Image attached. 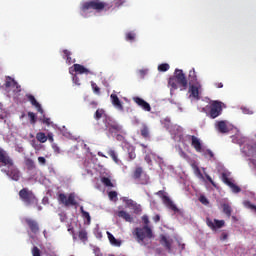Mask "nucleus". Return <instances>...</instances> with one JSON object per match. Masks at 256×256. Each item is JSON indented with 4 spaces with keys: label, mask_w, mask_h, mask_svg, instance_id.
I'll use <instances>...</instances> for the list:
<instances>
[{
    "label": "nucleus",
    "mask_w": 256,
    "mask_h": 256,
    "mask_svg": "<svg viewBox=\"0 0 256 256\" xmlns=\"http://www.w3.org/2000/svg\"><path fill=\"white\" fill-rule=\"evenodd\" d=\"M19 199L25 205V207H37L38 211H41V206H39V199L35 196V193L29 188H22L19 193Z\"/></svg>",
    "instance_id": "1"
},
{
    "label": "nucleus",
    "mask_w": 256,
    "mask_h": 256,
    "mask_svg": "<svg viewBox=\"0 0 256 256\" xmlns=\"http://www.w3.org/2000/svg\"><path fill=\"white\" fill-rule=\"evenodd\" d=\"M113 5L111 3L103 2L101 0H90L82 3L80 10L83 13L89 11V9H93V11H97V13H101V11H109Z\"/></svg>",
    "instance_id": "2"
},
{
    "label": "nucleus",
    "mask_w": 256,
    "mask_h": 256,
    "mask_svg": "<svg viewBox=\"0 0 256 256\" xmlns=\"http://www.w3.org/2000/svg\"><path fill=\"white\" fill-rule=\"evenodd\" d=\"M168 85L172 87V89H179L178 85H180V87H182L181 91H185L187 90L189 82L183 70L176 69L174 76L169 78Z\"/></svg>",
    "instance_id": "3"
},
{
    "label": "nucleus",
    "mask_w": 256,
    "mask_h": 256,
    "mask_svg": "<svg viewBox=\"0 0 256 256\" xmlns=\"http://www.w3.org/2000/svg\"><path fill=\"white\" fill-rule=\"evenodd\" d=\"M203 111H208V117L210 119H217L223 113V102L214 100L210 105L203 108Z\"/></svg>",
    "instance_id": "4"
},
{
    "label": "nucleus",
    "mask_w": 256,
    "mask_h": 256,
    "mask_svg": "<svg viewBox=\"0 0 256 256\" xmlns=\"http://www.w3.org/2000/svg\"><path fill=\"white\" fill-rule=\"evenodd\" d=\"M132 179L137 181L140 185H148L150 178L147 175V172L143 170V167L137 166L134 171L132 172Z\"/></svg>",
    "instance_id": "5"
},
{
    "label": "nucleus",
    "mask_w": 256,
    "mask_h": 256,
    "mask_svg": "<svg viewBox=\"0 0 256 256\" xmlns=\"http://www.w3.org/2000/svg\"><path fill=\"white\" fill-rule=\"evenodd\" d=\"M133 235L137 237L138 243H143V241H145V238L153 239V230H151V227L149 226L135 228L133 231Z\"/></svg>",
    "instance_id": "6"
},
{
    "label": "nucleus",
    "mask_w": 256,
    "mask_h": 256,
    "mask_svg": "<svg viewBox=\"0 0 256 256\" xmlns=\"http://www.w3.org/2000/svg\"><path fill=\"white\" fill-rule=\"evenodd\" d=\"M104 125L106 127V131L110 133V135H118V133H123V126L119 124L117 121L110 118H106Z\"/></svg>",
    "instance_id": "7"
},
{
    "label": "nucleus",
    "mask_w": 256,
    "mask_h": 256,
    "mask_svg": "<svg viewBox=\"0 0 256 256\" xmlns=\"http://www.w3.org/2000/svg\"><path fill=\"white\" fill-rule=\"evenodd\" d=\"M58 201L59 203H62V205H64L65 207H75L77 205V200H75V193H70L68 195V198L67 195L60 193L58 195Z\"/></svg>",
    "instance_id": "8"
},
{
    "label": "nucleus",
    "mask_w": 256,
    "mask_h": 256,
    "mask_svg": "<svg viewBox=\"0 0 256 256\" xmlns=\"http://www.w3.org/2000/svg\"><path fill=\"white\" fill-rule=\"evenodd\" d=\"M156 195H158V197H161L164 205H166L168 209H171V211H174V213H179V208H177V205H175V203L171 201V198H169V196L165 195V191L160 190L156 192Z\"/></svg>",
    "instance_id": "9"
},
{
    "label": "nucleus",
    "mask_w": 256,
    "mask_h": 256,
    "mask_svg": "<svg viewBox=\"0 0 256 256\" xmlns=\"http://www.w3.org/2000/svg\"><path fill=\"white\" fill-rule=\"evenodd\" d=\"M0 163L3 167H8V169H11V167L15 165L13 158H11L9 153H7L2 147H0Z\"/></svg>",
    "instance_id": "10"
},
{
    "label": "nucleus",
    "mask_w": 256,
    "mask_h": 256,
    "mask_svg": "<svg viewBox=\"0 0 256 256\" xmlns=\"http://www.w3.org/2000/svg\"><path fill=\"white\" fill-rule=\"evenodd\" d=\"M206 225L211 231H217V229H223L225 227V220L206 218Z\"/></svg>",
    "instance_id": "11"
},
{
    "label": "nucleus",
    "mask_w": 256,
    "mask_h": 256,
    "mask_svg": "<svg viewBox=\"0 0 256 256\" xmlns=\"http://www.w3.org/2000/svg\"><path fill=\"white\" fill-rule=\"evenodd\" d=\"M201 87H202L201 82L190 84V88H189L190 97H193L194 99H197V101H199L201 99V97L199 96Z\"/></svg>",
    "instance_id": "12"
},
{
    "label": "nucleus",
    "mask_w": 256,
    "mask_h": 256,
    "mask_svg": "<svg viewBox=\"0 0 256 256\" xmlns=\"http://www.w3.org/2000/svg\"><path fill=\"white\" fill-rule=\"evenodd\" d=\"M187 138L191 141V146L195 149V151H197V153H201V151H203L201 139L197 138L195 135H188Z\"/></svg>",
    "instance_id": "13"
},
{
    "label": "nucleus",
    "mask_w": 256,
    "mask_h": 256,
    "mask_svg": "<svg viewBox=\"0 0 256 256\" xmlns=\"http://www.w3.org/2000/svg\"><path fill=\"white\" fill-rule=\"evenodd\" d=\"M73 71H75V73H78L79 75H95V73L87 68H85V66L81 65V64H74L72 66Z\"/></svg>",
    "instance_id": "14"
},
{
    "label": "nucleus",
    "mask_w": 256,
    "mask_h": 256,
    "mask_svg": "<svg viewBox=\"0 0 256 256\" xmlns=\"http://www.w3.org/2000/svg\"><path fill=\"white\" fill-rule=\"evenodd\" d=\"M25 223L28 225L30 231L34 233V235H37V233H39V223L36 220L26 218Z\"/></svg>",
    "instance_id": "15"
},
{
    "label": "nucleus",
    "mask_w": 256,
    "mask_h": 256,
    "mask_svg": "<svg viewBox=\"0 0 256 256\" xmlns=\"http://www.w3.org/2000/svg\"><path fill=\"white\" fill-rule=\"evenodd\" d=\"M26 97L31 105H33V107L37 109L38 113H41V115H43V108L41 107V104L37 101V99H35V96H33L32 94H26Z\"/></svg>",
    "instance_id": "16"
},
{
    "label": "nucleus",
    "mask_w": 256,
    "mask_h": 256,
    "mask_svg": "<svg viewBox=\"0 0 256 256\" xmlns=\"http://www.w3.org/2000/svg\"><path fill=\"white\" fill-rule=\"evenodd\" d=\"M2 172L6 173L8 177H11L13 181H19L21 177L19 170H17V168H12L10 170H2Z\"/></svg>",
    "instance_id": "17"
},
{
    "label": "nucleus",
    "mask_w": 256,
    "mask_h": 256,
    "mask_svg": "<svg viewBox=\"0 0 256 256\" xmlns=\"http://www.w3.org/2000/svg\"><path fill=\"white\" fill-rule=\"evenodd\" d=\"M110 98L112 101V105H114V107L118 109V111H123V103H121L119 96H117V94H111Z\"/></svg>",
    "instance_id": "18"
},
{
    "label": "nucleus",
    "mask_w": 256,
    "mask_h": 256,
    "mask_svg": "<svg viewBox=\"0 0 256 256\" xmlns=\"http://www.w3.org/2000/svg\"><path fill=\"white\" fill-rule=\"evenodd\" d=\"M107 118H110V117L107 116L103 108H98L94 113L95 121H99L100 119H103V122L105 123V121H107Z\"/></svg>",
    "instance_id": "19"
},
{
    "label": "nucleus",
    "mask_w": 256,
    "mask_h": 256,
    "mask_svg": "<svg viewBox=\"0 0 256 256\" xmlns=\"http://www.w3.org/2000/svg\"><path fill=\"white\" fill-rule=\"evenodd\" d=\"M117 216L124 219L127 223H133V217L125 210L118 211Z\"/></svg>",
    "instance_id": "20"
},
{
    "label": "nucleus",
    "mask_w": 256,
    "mask_h": 256,
    "mask_svg": "<svg viewBox=\"0 0 256 256\" xmlns=\"http://www.w3.org/2000/svg\"><path fill=\"white\" fill-rule=\"evenodd\" d=\"M216 127L219 133H229V127H227V122L225 120L218 121Z\"/></svg>",
    "instance_id": "21"
},
{
    "label": "nucleus",
    "mask_w": 256,
    "mask_h": 256,
    "mask_svg": "<svg viewBox=\"0 0 256 256\" xmlns=\"http://www.w3.org/2000/svg\"><path fill=\"white\" fill-rule=\"evenodd\" d=\"M221 208L223 213H225L226 217H231V214L233 213V208L229 203H222Z\"/></svg>",
    "instance_id": "22"
},
{
    "label": "nucleus",
    "mask_w": 256,
    "mask_h": 256,
    "mask_svg": "<svg viewBox=\"0 0 256 256\" xmlns=\"http://www.w3.org/2000/svg\"><path fill=\"white\" fill-rule=\"evenodd\" d=\"M188 81H189V85H194L195 83H199L197 81V73L195 72V68H192V70L189 71Z\"/></svg>",
    "instance_id": "23"
},
{
    "label": "nucleus",
    "mask_w": 256,
    "mask_h": 256,
    "mask_svg": "<svg viewBox=\"0 0 256 256\" xmlns=\"http://www.w3.org/2000/svg\"><path fill=\"white\" fill-rule=\"evenodd\" d=\"M140 134L144 139H149L151 137V134L149 132V126H147V124H142Z\"/></svg>",
    "instance_id": "24"
},
{
    "label": "nucleus",
    "mask_w": 256,
    "mask_h": 256,
    "mask_svg": "<svg viewBox=\"0 0 256 256\" xmlns=\"http://www.w3.org/2000/svg\"><path fill=\"white\" fill-rule=\"evenodd\" d=\"M108 239L110 241V244L113 245V247H121V240H117L111 232H107Z\"/></svg>",
    "instance_id": "25"
},
{
    "label": "nucleus",
    "mask_w": 256,
    "mask_h": 256,
    "mask_svg": "<svg viewBox=\"0 0 256 256\" xmlns=\"http://www.w3.org/2000/svg\"><path fill=\"white\" fill-rule=\"evenodd\" d=\"M161 245L171 253V240H168L166 236H162L160 240Z\"/></svg>",
    "instance_id": "26"
},
{
    "label": "nucleus",
    "mask_w": 256,
    "mask_h": 256,
    "mask_svg": "<svg viewBox=\"0 0 256 256\" xmlns=\"http://www.w3.org/2000/svg\"><path fill=\"white\" fill-rule=\"evenodd\" d=\"M78 237L82 243H87V241H89V236L87 234V230L85 229H82L78 232Z\"/></svg>",
    "instance_id": "27"
},
{
    "label": "nucleus",
    "mask_w": 256,
    "mask_h": 256,
    "mask_svg": "<svg viewBox=\"0 0 256 256\" xmlns=\"http://www.w3.org/2000/svg\"><path fill=\"white\" fill-rule=\"evenodd\" d=\"M63 54V59H66V63H68V65L75 63V61H73V58H71V52L69 50H63Z\"/></svg>",
    "instance_id": "28"
},
{
    "label": "nucleus",
    "mask_w": 256,
    "mask_h": 256,
    "mask_svg": "<svg viewBox=\"0 0 256 256\" xmlns=\"http://www.w3.org/2000/svg\"><path fill=\"white\" fill-rule=\"evenodd\" d=\"M36 139L39 143H47V135H45V132H38L36 134Z\"/></svg>",
    "instance_id": "29"
},
{
    "label": "nucleus",
    "mask_w": 256,
    "mask_h": 256,
    "mask_svg": "<svg viewBox=\"0 0 256 256\" xmlns=\"http://www.w3.org/2000/svg\"><path fill=\"white\" fill-rule=\"evenodd\" d=\"M14 85H17V81H15V79H13L10 76H8L7 80L5 82V87L7 89H9V87H14Z\"/></svg>",
    "instance_id": "30"
},
{
    "label": "nucleus",
    "mask_w": 256,
    "mask_h": 256,
    "mask_svg": "<svg viewBox=\"0 0 256 256\" xmlns=\"http://www.w3.org/2000/svg\"><path fill=\"white\" fill-rule=\"evenodd\" d=\"M108 155H109V157H111V159L114 161V163L119 164V158L117 157V153L115 152V150H109Z\"/></svg>",
    "instance_id": "31"
},
{
    "label": "nucleus",
    "mask_w": 256,
    "mask_h": 256,
    "mask_svg": "<svg viewBox=\"0 0 256 256\" xmlns=\"http://www.w3.org/2000/svg\"><path fill=\"white\" fill-rule=\"evenodd\" d=\"M101 183H103L105 187H113V182H111V179L109 177H102Z\"/></svg>",
    "instance_id": "32"
},
{
    "label": "nucleus",
    "mask_w": 256,
    "mask_h": 256,
    "mask_svg": "<svg viewBox=\"0 0 256 256\" xmlns=\"http://www.w3.org/2000/svg\"><path fill=\"white\" fill-rule=\"evenodd\" d=\"M28 117L30 119V125H35L37 123V115L33 112H28Z\"/></svg>",
    "instance_id": "33"
},
{
    "label": "nucleus",
    "mask_w": 256,
    "mask_h": 256,
    "mask_svg": "<svg viewBox=\"0 0 256 256\" xmlns=\"http://www.w3.org/2000/svg\"><path fill=\"white\" fill-rule=\"evenodd\" d=\"M221 179H222L223 183H225V185H228V187L232 183L231 179H229V176L225 172L222 173Z\"/></svg>",
    "instance_id": "34"
},
{
    "label": "nucleus",
    "mask_w": 256,
    "mask_h": 256,
    "mask_svg": "<svg viewBox=\"0 0 256 256\" xmlns=\"http://www.w3.org/2000/svg\"><path fill=\"white\" fill-rule=\"evenodd\" d=\"M80 211H81V213H82V217H83L84 219H86V220L88 221V223H91V215L89 214V212L84 211V210H83V207L80 208Z\"/></svg>",
    "instance_id": "35"
},
{
    "label": "nucleus",
    "mask_w": 256,
    "mask_h": 256,
    "mask_svg": "<svg viewBox=\"0 0 256 256\" xmlns=\"http://www.w3.org/2000/svg\"><path fill=\"white\" fill-rule=\"evenodd\" d=\"M108 197H109L110 201L117 202V201H118V198H117V191H110V192L108 193Z\"/></svg>",
    "instance_id": "36"
},
{
    "label": "nucleus",
    "mask_w": 256,
    "mask_h": 256,
    "mask_svg": "<svg viewBox=\"0 0 256 256\" xmlns=\"http://www.w3.org/2000/svg\"><path fill=\"white\" fill-rule=\"evenodd\" d=\"M228 187H230L233 193H241V188L233 182Z\"/></svg>",
    "instance_id": "37"
},
{
    "label": "nucleus",
    "mask_w": 256,
    "mask_h": 256,
    "mask_svg": "<svg viewBox=\"0 0 256 256\" xmlns=\"http://www.w3.org/2000/svg\"><path fill=\"white\" fill-rule=\"evenodd\" d=\"M158 71L165 73V71H169V64L163 63L158 66Z\"/></svg>",
    "instance_id": "38"
},
{
    "label": "nucleus",
    "mask_w": 256,
    "mask_h": 256,
    "mask_svg": "<svg viewBox=\"0 0 256 256\" xmlns=\"http://www.w3.org/2000/svg\"><path fill=\"white\" fill-rule=\"evenodd\" d=\"M91 87L96 95H101V88L95 82H91Z\"/></svg>",
    "instance_id": "39"
},
{
    "label": "nucleus",
    "mask_w": 256,
    "mask_h": 256,
    "mask_svg": "<svg viewBox=\"0 0 256 256\" xmlns=\"http://www.w3.org/2000/svg\"><path fill=\"white\" fill-rule=\"evenodd\" d=\"M244 207H247V209H251V211H254V213H256V206L251 204L250 201H245Z\"/></svg>",
    "instance_id": "40"
},
{
    "label": "nucleus",
    "mask_w": 256,
    "mask_h": 256,
    "mask_svg": "<svg viewBox=\"0 0 256 256\" xmlns=\"http://www.w3.org/2000/svg\"><path fill=\"white\" fill-rule=\"evenodd\" d=\"M127 205H128V207L133 208L134 211H137V209H139V206H138L137 203H135V201H133V200H128V201H127Z\"/></svg>",
    "instance_id": "41"
},
{
    "label": "nucleus",
    "mask_w": 256,
    "mask_h": 256,
    "mask_svg": "<svg viewBox=\"0 0 256 256\" xmlns=\"http://www.w3.org/2000/svg\"><path fill=\"white\" fill-rule=\"evenodd\" d=\"M32 256H41V250L39 247L34 246L31 250Z\"/></svg>",
    "instance_id": "42"
},
{
    "label": "nucleus",
    "mask_w": 256,
    "mask_h": 256,
    "mask_svg": "<svg viewBox=\"0 0 256 256\" xmlns=\"http://www.w3.org/2000/svg\"><path fill=\"white\" fill-rule=\"evenodd\" d=\"M128 157L130 161H133L137 157V154L135 153V148H131V150L128 152Z\"/></svg>",
    "instance_id": "43"
},
{
    "label": "nucleus",
    "mask_w": 256,
    "mask_h": 256,
    "mask_svg": "<svg viewBox=\"0 0 256 256\" xmlns=\"http://www.w3.org/2000/svg\"><path fill=\"white\" fill-rule=\"evenodd\" d=\"M126 41H135V33L133 32L126 33Z\"/></svg>",
    "instance_id": "44"
},
{
    "label": "nucleus",
    "mask_w": 256,
    "mask_h": 256,
    "mask_svg": "<svg viewBox=\"0 0 256 256\" xmlns=\"http://www.w3.org/2000/svg\"><path fill=\"white\" fill-rule=\"evenodd\" d=\"M133 101L136 103V105H139V107H141L145 103V100L139 97H134Z\"/></svg>",
    "instance_id": "45"
},
{
    "label": "nucleus",
    "mask_w": 256,
    "mask_h": 256,
    "mask_svg": "<svg viewBox=\"0 0 256 256\" xmlns=\"http://www.w3.org/2000/svg\"><path fill=\"white\" fill-rule=\"evenodd\" d=\"M140 107H142L144 111H148V112L151 111V105L147 101H144V103Z\"/></svg>",
    "instance_id": "46"
},
{
    "label": "nucleus",
    "mask_w": 256,
    "mask_h": 256,
    "mask_svg": "<svg viewBox=\"0 0 256 256\" xmlns=\"http://www.w3.org/2000/svg\"><path fill=\"white\" fill-rule=\"evenodd\" d=\"M26 165H27V167H29L30 169H35V162L33 161V159H27V160H26Z\"/></svg>",
    "instance_id": "47"
},
{
    "label": "nucleus",
    "mask_w": 256,
    "mask_h": 256,
    "mask_svg": "<svg viewBox=\"0 0 256 256\" xmlns=\"http://www.w3.org/2000/svg\"><path fill=\"white\" fill-rule=\"evenodd\" d=\"M40 121L44 124V125H51V118H47L45 117V115L43 116V118L40 119Z\"/></svg>",
    "instance_id": "48"
},
{
    "label": "nucleus",
    "mask_w": 256,
    "mask_h": 256,
    "mask_svg": "<svg viewBox=\"0 0 256 256\" xmlns=\"http://www.w3.org/2000/svg\"><path fill=\"white\" fill-rule=\"evenodd\" d=\"M199 201L202 205H209V200L205 196H200Z\"/></svg>",
    "instance_id": "49"
},
{
    "label": "nucleus",
    "mask_w": 256,
    "mask_h": 256,
    "mask_svg": "<svg viewBox=\"0 0 256 256\" xmlns=\"http://www.w3.org/2000/svg\"><path fill=\"white\" fill-rule=\"evenodd\" d=\"M142 221H143V223H144V227H149V216H147V215H143L142 216Z\"/></svg>",
    "instance_id": "50"
},
{
    "label": "nucleus",
    "mask_w": 256,
    "mask_h": 256,
    "mask_svg": "<svg viewBox=\"0 0 256 256\" xmlns=\"http://www.w3.org/2000/svg\"><path fill=\"white\" fill-rule=\"evenodd\" d=\"M38 163L40 165H46L47 164V159H45V157H43V156H40V157H38Z\"/></svg>",
    "instance_id": "51"
},
{
    "label": "nucleus",
    "mask_w": 256,
    "mask_h": 256,
    "mask_svg": "<svg viewBox=\"0 0 256 256\" xmlns=\"http://www.w3.org/2000/svg\"><path fill=\"white\" fill-rule=\"evenodd\" d=\"M73 83L75 85H81V80L79 79V76H77V75L73 76Z\"/></svg>",
    "instance_id": "52"
},
{
    "label": "nucleus",
    "mask_w": 256,
    "mask_h": 256,
    "mask_svg": "<svg viewBox=\"0 0 256 256\" xmlns=\"http://www.w3.org/2000/svg\"><path fill=\"white\" fill-rule=\"evenodd\" d=\"M228 238H229V234L223 232L220 236V241H227Z\"/></svg>",
    "instance_id": "53"
},
{
    "label": "nucleus",
    "mask_w": 256,
    "mask_h": 256,
    "mask_svg": "<svg viewBox=\"0 0 256 256\" xmlns=\"http://www.w3.org/2000/svg\"><path fill=\"white\" fill-rule=\"evenodd\" d=\"M123 3H125V0H114V5L116 7H121V5H123Z\"/></svg>",
    "instance_id": "54"
},
{
    "label": "nucleus",
    "mask_w": 256,
    "mask_h": 256,
    "mask_svg": "<svg viewBox=\"0 0 256 256\" xmlns=\"http://www.w3.org/2000/svg\"><path fill=\"white\" fill-rule=\"evenodd\" d=\"M195 173L197 176L200 177V179H203V174L201 173V170L197 166L195 167Z\"/></svg>",
    "instance_id": "55"
},
{
    "label": "nucleus",
    "mask_w": 256,
    "mask_h": 256,
    "mask_svg": "<svg viewBox=\"0 0 256 256\" xmlns=\"http://www.w3.org/2000/svg\"><path fill=\"white\" fill-rule=\"evenodd\" d=\"M206 179L207 181H209V183H211V185H213V187H216L215 181H213V178H211V176L206 175Z\"/></svg>",
    "instance_id": "56"
},
{
    "label": "nucleus",
    "mask_w": 256,
    "mask_h": 256,
    "mask_svg": "<svg viewBox=\"0 0 256 256\" xmlns=\"http://www.w3.org/2000/svg\"><path fill=\"white\" fill-rule=\"evenodd\" d=\"M46 137H47L48 141H50V143H53V141H54L53 133H48Z\"/></svg>",
    "instance_id": "57"
},
{
    "label": "nucleus",
    "mask_w": 256,
    "mask_h": 256,
    "mask_svg": "<svg viewBox=\"0 0 256 256\" xmlns=\"http://www.w3.org/2000/svg\"><path fill=\"white\" fill-rule=\"evenodd\" d=\"M206 154L207 155H209V157L211 158V159H213V157H215V154H213V151H211V150H206Z\"/></svg>",
    "instance_id": "58"
},
{
    "label": "nucleus",
    "mask_w": 256,
    "mask_h": 256,
    "mask_svg": "<svg viewBox=\"0 0 256 256\" xmlns=\"http://www.w3.org/2000/svg\"><path fill=\"white\" fill-rule=\"evenodd\" d=\"M153 220L155 221V223H159V221H161V216L157 214L156 216H154Z\"/></svg>",
    "instance_id": "59"
},
{
    "label": "nucleus",
    "mask_w": 256,
    "mask_h": 256,
    "mask_svg": "<svg viewBox=\"0 0 256 256\" xmlns=\"http://www.w3.org/2000/svg\"><path fill=\"white\" fill-rule=\"evenodd\" d=\"M13 87L16 88L17 93H21V85H19V83H17V85H14Z\"/></svg>",
    "instance_id": "60"
},
{
    "label": "nucleus",
    "mask_w": 256,
    "mask_h": 256,
    "mask_svg": "<svg viewBox=\"0 0 256 256\" xmlns=\"http://www.w3.org/2000/svg\"><path fill=\"white\" fill-rule=\"evenodd\" d=\"M215 87H216L217 89H223V83L217 82V83H215Z\"/></svg>",
    "instance_id": "61"
},
{
    "label": "nucleus",
    "mask_w": 256,
    "mask_h": 256,
    "mask_svg": "<svg viewBox=\"0 0 256 256\" xmlns=\"http://www.w3.org/2000/svg\"><path fill=\"white\" fill-rule=\"evenodd\" d=\"M180 156H182L183 159H187V153H185L183 150H180Z\"/></svg>",
    "instance_id": "62"
},
{
    "label": "nucleus",
    "mask_w": 256,
    "mask_h": 256,
    "mask_svg": "<svg viewBox=\"0 0 256 256\" xmlns=\"http://www.w3.org/2000/svg\"><path fill=\"white\" fill-rule=\"evenodd\" d=\"M55 153H61V149L58 146H53Z\"/></svg>",
    "instance_id": "63"
},
{
    "label": "nucleus",
    "mask_w": 256,
    "mask_h": 256,
    "mask_svg": "<svg viewBox=\"0 0 256 256\" xmlns=\"http://www.w3.org/2000/svg\"><path fill=\"white\" fill-rule=\"evenodd\" d=\"M244 113H247L248 115H253V111L244 110Z\"/></svg>",
    "instance_id": "64"
}]
</instances>
